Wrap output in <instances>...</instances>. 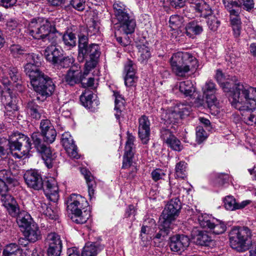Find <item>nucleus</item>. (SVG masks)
I'll return each instance as SVG.
<instances>
[{
	"label": "nucleus",
	"instance_id": "nucleus-1",
	"mask_svg": "<svg viewBox=\"0 0 256 256\" xmlns=\"http://www.w3.org/2000/svg\"><path fill=\"white\" fill-rule=\"evenodd\" d=\"M236 76H229L220 86L226 92H231L232 106L238 110H253L256 109V88L236 82Z\"/></svg>",
	"mask_w": 256,
	"mask_h": 256
},
{
	"label": "nucleus",
	"instance_id": "nucleus-2",
	"mask_svg": "<svg viewBox=\"0 0 256 256\" xmlns=\"http://www.w3.org/2000/svg\"><path fill=\"white\" fill-rule=\"evenodd\" d=\"M26 60L27 63L24 66V72L29 76L34 90L42 97L37 96V100L43 101L52 94L54 85L52 80L42 72L40 68L41 59L38 55L28 54L26 55Z\"/></svg>",
	"mask_w": 256,
	"mask_h": 256
},
{
	"label": "nucleus",
	"instance_id": "nucleus-3",
	"mask_svg": "<svg viewBox=\"0 0 256 256\" xmlns=\"http://www.w3.org/2000/svg\"><path fill=\"white\" fill-rule=\"evenodd\" d=\"M26 32L35 39L55 43L60 38L61 34L54 24L47 19L38 18L29 22Z\"/></svg>",
	"mask_w": 256,
	"mask_h": 256
},
{
	"label": "nucleus",
	"instance_id": "nucleus-4",
	"mask_svg": "<svg viewBox=\"0 0 256 256\" xmlns=\"http://www.w3.org/2000/svg\"><path fill=\"white\" fill-rule=\"evenodd\" d=\"M68 204V208L72 214V221L79 224L85 223L90 216L89 210H84L82 212V210L88 206L86 198L80 194H72L70 196Z\"/></svg>",
	"mask_w": 256,
	"mask_h": 256
},
{
	"label": "nucleus",
	"instance_id": "nucleus-5",
	"mask_svg": "<svg viewBox=\"0 0 256 256\" xmlns=\"http://www.w3.org/2000/svg\"><path fill=\"white\" fill-rule=\"evenodd\" d=\"M251 231L247 227L236 226L229 234L231 248L238 252H244L248 249L251 244Z\"/></svg>",
	"mask_w": 256,
	"mask_h": 256
},
{
	"label": "nucleus",
	"instance_id": "nucleus-6",
	"mask_svg": "<svg viewBox=\"0 0 256 256\" xmlns=\"http://www.w3.org/2000/svg\"><path fill=\"white\" fill-rule=\"evenodd\" d=\"M172 72L178 76H184L196 64V60L188 52H178L174 54L170 60Z\"/></svg>",
	"mask_w": 256,
	"mask_h": 256
},
{
	"label": "nucleus",
	"instance_id": "nucleus-7",
	"mask_svg": "<svg viewBox=\"0 0 256 256\" xmlns=\"http://www.w3.org/2000/svg\"><path fill=\"white\" fill-rule=\"evenodd\" d=\"M8 145L12 155L16 158L29 157L31 149L30 138L22 134L15 132L8 140Z\"/></svg>",
	"mask_w": 256,
	"mask_h": 256
},
{
	"label": "nucleus",
	"instance_id": "nucleus-8",
	"mask_svg": "<svg viewBox=\"0 0 256 256\" xmlns=\"http://www.w3.org/2000/svg\"><path fill=\"white\" fill-rule=\"evenodd\" d=\"M180 208V202L178 198L172 199L166 206L160 218L161 230L165 233L168 228H172V222L178 216Z\"/></svg>",
	"mask_w": 256,
	"mask_h": 256
},
{
	"label": "nucleus",
	"instance_id": "nucleus-9",
	"mask_svg": "<svg viewBox=\"0 0 256 256\" xmlns=\"http://www.w3.org/2000/svg\"><path fill=\"white\" fill-rule=\"evenodd\" d=\"M192 6L194 8L196 16L207 18V24L212 31L217 30L220 26V22L217 18L212 14V10L208 4L203 0H191Z\"/></svg>",
	"mask_w": 256,
	"mask_h": 256
},
{
	"label": "nucleus",
	"instance_id": "nucleus-10",
	"mask_svg": "<svg viewBox=\"0 0 256 256\" xmlns=\"http://www.w3.org/2000/svg\"><path fill=\"white\" fill-rule=\"evenodd\" d=\"M84 50L82 54L80 52H78V58L80 62H83L85 59L86 60L84 74H88L96 66L100 52L99 46L94 44L88 46L84 48Z\"/></svg>",
	"mask_w": 256,
	"mask_h": 256
},
{
	"label": "nucleus",
	"instance_id": "nucleus-11",
	"mask_svg": "<svg viewBox=\"0 0 256 256\" xmlns=\"http://www.w3.org/2000/svg\"><path fill=\"white\" fill-rule=\"evenodd\" d=\"M31 137L34 146L38 151L41 154L42 158L46 166L48 168H52L53 161L56 157V154L53 152L50 147L46 146L42 142L40 138L38 137V133H33Z\"/></svg>",
	"mask_w": 256,
	"mask_h": 256
},
{
	"label": "nucleus",
	"instance_id": "nucleus-12",
	"mask_svg": "<svg viewBox=\"0 0 256 256\" xmlns=\"http://www.w3.org/2000/svg\"><path fill=\"white\" fill-rule=\"evenodd\" d=\"M46 242L48 245V256H60L62 248V240L60 236L54 232L49 234L47 236Z\"/></svg>",
	"mask_w": 256,
	"mask_h": 256
},
{
	"label": "nucleus",
	"instance_id": "nucleus-13",
	"mask_svg": "<svg viewBox=\"0 0 256 256\" xmlns=\"http://www.w3.org/2000/svg\"><path fill=\"white\" fill-rule=\"evenodd\" d=\"M28 186L38 190L42 187L43 181L42 175L38 170H30L26 171L24 176Z\"/></svg>",
	"mask_w": 256,
	"mask_h": 256
},
{
	"label": "nucleus",
	"instance_id": "nucleus-14",
	"mask_svg": "<svg viewBox=\"0 0 256 256\" xmlns=\"http://www.w3.org/2000/svg\"><path fill=\"white\" fill-rule=\"evenodd\" d=\"M9 77L12 82H16L19 78L18 70L12 66H4L0 68V80L4 86H9L11 84Z\"/></svg>",
	"mask_w": 256,
	"mask_h": 256
},
{
	"label": "nucleus",
	"instance_id": "nucleus-15",
	"mask_svg": "<svg viewBox=\"0 0 256 256\" xmlns=\"http://www.w3.org/2000/svg\"><path fill=\"white\" fill-rule=\"evenodd\" d=\"M202 92L206 98V102L208 108L217 106L218 102L215 94L216 92V84L211 80H208L202 88Z\"/></svg>",
	"mask_w": 256,
	"mask_h": 256
},
{
	"label": "nucleus",
	"instance_id": "nucleus-16",
	"mask_svg": "<svg viewBox=\"0 0 256 256\" xmlns=\"http://www.w3.org/2000/svg\"><path fill=\"white\" fill-rule=\"evenodd\" d=\"M62 143L70 157L76 159L80 158V155L77 151V147L74 144L70 132H66L62 134Z\"/></svg>",
	"mask_w": 256,
	"mask_h": 256
},
{
	"label": "nucleus",
	"instance_id": "nucleus-17",
	"mask_svg": "<svg viewBox=\"0 0 256 256\" xmlns=\"http://www.w3.org/2000/svg\"><path fill=\"white\" fill-rule=\"evenodd\" d=\"M51 44L48 46L44 50V56L46 60L52 64H58L62 57L61 50L56 45L58 42L55 43L50 42Z\"/></svg>",
	"mask_w": 256,
	"mask_h": 256
},
{
	"label": "nucleus",
	"instance_id": "nucleus-18",
	"mask_svg": "<svg viewBox=\"0 0 256 256\" xmlns=\"http://www.w3.org/2000/svg\"><path fill=\"white\" fill-rule=\"evenodd\" d=\"M160 134L161 138L164 142L172 150L179 152L182 149V146L180 140L172 134L168 130L162 128Z\"/></svg>",
	"mask_w": 256,
	"mask_h": 256
},
{
	"label": "nucleus",
	"instance_id": "nucleus-19",
	"mask_svg": "<svg viewBox=\"0 0 256 256\" xmlns=\"http://www.w3.org/2000/svg\"><path fill=\"white\" fill-rule=\"evenodd\" d=\"M84 72L82 74L80 67L78 64L72 66L65 76L66 82L70 85L73 86L80 82L86 76Z\"/></svg>",
	"mask_w": 256,
	"mask_h": 256
},
{
	"label": "nucleus",
	"instance_id": "nucleus-20",
	"mask_svg": "<svg viewBox=\"0 0 256 256\" xmlns=\"http://www.w3.org/2000/svg\"><path fill=\"white\" fill-rule=\"evenodd\" d=\"M138 136L143 144L149 140L150 134V122L148 117L143 115L138 120Z\"/></svg>",
	"mask_w": 256,
	"mask_h": 256
},
{
	"label": "nucleus",
	"instance_id": "nucleus-21",
	"mask_svg": "<svg viewBox=\"0 0 256 256\" xmlns=\"http://www.w3.org/2000/svg\"><path fill=\"white\" fill-rule=\"evenodd\" d=\"M190 244L189 238L184 235H176L170 238V246L172 251L184 250Z\"/></svg>",
	"mask_w": 256,
	"mask_h": 256
},
{
	"label": "nucleus",
	"instance_id": "nucleus-22",
	"mask_svg": "<svg viewBox=\"0 0 256 256\" xmlns=\"http://www.w3.org/2000/svg\"><path fill=\"white\" fill-rule=\"evenodd\" d=\"M58 188L57 182L53 178L48 180L44 184V192L50 200L56 202L58 199Z\"/></svg>",
	"mask_w": 256,
	"mask_h": 256
},
{
	"label": "nucleus",
	"instance_id": "nucleus-23",
	"mask_svg": "<svg viewBox=\"0 0 256 256\" xmlns=\"http://www.w3.org/2000/svg\"><path fill=\"white\" fill-rule=\"evenodd\" d=\"M10 88H8L7 90L4 91L0 86V94H1L0 99L2 103L5 106L7 111L12 112L17 110V106L16 104V100L10 92Z\"/></svg>",
	"mask_w": 256,
	"mask_h": 256
},
{
	"label": "nucleus",
	"instance_id": "nucleus-24",
	"mask_svg": "<svg viewBox=\"0 0 256 256\" xmlns=\"http://www.w3.org/2000/svg\"><path fill=\"white\" fill-rule=\"evenodd\" d=\"M3 205L6 208L8 214L13 217L18 216L20 212L18 204L15 199L10 194H6L0 198Z\"/></svg>",
	"mask_w": 256,
	"mask_h": 256
},
{
	"label": "nucleus",
	"instance_id": "nucleus-25",
	"mask_svg": "<svg viewBox=\"0 0 256 256\" xmlns=\"http://www.w3.org/2000/svg\"><path fill=\"white\" fill-rule=\"evenodd\" d=\"M118 20L119 22L118 30L120 32L126 34H131L134 32L136 26V21L130 15Z\"/></svg>",
	"mask_w": 256,
	"mask_h": 256
},
{
	"label": "nucleus",
	"instance_id": "nucleus-26",
	"mask_svg": "<svg viewBox=\"0 0 256 256\" xmlns=\"http://www.w3.org/2000/svg\"><path fill=\"white\" fill-rule=\"evenodd\" d=\"M240 8L228 10L230 14V24L234 35L236 38L240 36L242 29V22L239 16Z\"/></svg>",
	"mask_w": 256,
	"mask_h": 256
},
{
	"label": "nucleus",
	"instance_id": "nucleus-27",
	"mask_svg": "<svg viewBox=\"0 0 256 256\" xmlns=\"http://www.w3.org/2000/svg\"><path fill=\"white\" fill-rule=\"evenodd\" d=\"M252 202L250 200H245L240 202H237L234 198L232 196H226L224 200V208L228 210H242Z\"/></svg>",
	"mask_w": 256,
	"mask_h": 256
},
{
	"label": "nucleus",
	"instance_id": "nucleus-28",
	"mask_svg": "<svg viewBox=\"0 0 256 256\" xmlns=\"http://www.w3.org/2000/svg\"><path fill=\"white\" fill-rule=\"evenodd\" d=\"M195 223L198 224L202 228L209 229L214 218L206 214L196 211L192 216Z\"/></svg>",
	"mask_w": 256,
	"mask_h": 256
},
{
	"label": "nucleus",
	"instance_id": "nucleus-29",
	"mask_svg": "<svg viewBox=\"0 0 256 256\" xmlns=\"http://www.w3.org/2000/svg\"><path fill=\"white\" fill-rule=\"evenodd\" d=\"M94 98L92 92L86 90L80 96V101L83 106L91 110H94L98 105V101Z\"/></svg>",
	"mask_w": 256,
	"mask_h": 256
},
{
	"label": "nucleus",
	"instance_id": "nucleus-30",
	"mask_svg": "<svg viewBox=\"0 0 256 256\" xmlns=\"http://www.w3.org/2000/svg\"><path fill=\"white\" fill-rule=\"evenodd\" d=\"M176 108H177L178 113L172 112V114L174 115L173 118L170 117V116H168V114L167 112L164 113L163 118L168 122H174L176 120L182 118L184 116H188L192 110L191 108L184 104L179 105Z\"/></svg>",
	"mask_w": 256,
	"mask_h": 256
},
{
	"label": "nucleus",
	"instance_id": "nucleus-31",
	"mask_svg": "<svg viewBox=\"0 0 256 256\" xmlns=\"http://www.w3.org/2000/svg\"><path fill=\"white\" fill-rule=\"evenodd\" d=\"M24 236L29 242H34L40 238V232L38 226L36 223L24 229Z\"/></svg>",
	"mask_w": 256,
	"mask_h": 256
},
{
	"label": "nucleus",
	"instance_id": "nucleus-32",
	"mask_svg": "<svg viewBox=\"0 0 256 256\" xmlns=\"http://www.w3.org/2000/svg\"><path fill=\"white\" fill-rule=\"evenodd\" d=\"M68 256H80L76 250L74 248L69 250ZM96 248L92 244L88 243L83 248L81 256H96Z\"/></svg>",
	"mask_w": 256,
	"mask_h": 256
},
{
	"label": "nucleus",
	"instance_id": "nucleus-33",
	"mask_svg": "<svg viewBox=\"0 0 256 256\" xmlns=\"http://www.w3.org/2000/svg\"><path fill=\"white\" fill-rule=\"evenodd\" d=\"M38 210L40 213L44 214L46 218L52 220H56L58 218V215L46 203L40 201L36 205Z\"/></svg>",
	"mask_w": 256,
	"mask_h": 256
},
{
	"label": "nucleus",
	"instance_id": "nucleus-34",
	"mask_svg": "<svg viewBox=\"0 0 256 256\" xmlns=\"http://www.w3.org/2000/svg\"><path fill=\"white\" fill-rule=\"evenodd\" d=\"M81 172L84 176L86 180L88 186V196L90 199L91 200L94 196V188L96 186L95 181L94 180V178L91 175L90 172L86 168L81 169Z\"/></svg>",
	"mask_w": 256,
	"mask_h": 256
},
{
	"label": "nucleus",
	"instance_id": "nucleus-35",
	"mask_svg": "<svg viewBox=\"0 0 256 256\" xmlns=\"http://www.w3.org/2000/svg\"><path fill=\"white\" fill-rule=\"evenodd\" d=\"M202 30V26L194 20L190 22L186 26V34L190 38H194L195 35L200 34Z\"/></svg>",
	"mask_w": 256,
	"mask_h": 256
},
{
	"label": "nucleus",
	"instance_id": "nucleus-36",
	"mask_svg": "<svg viewBox=\"0 0 256 256\" xmlns=\"http://www.w3.org/2000/svg\"><path fill=\"white\" fill-rule=\"evenodd\" d=\"M17 223L20 227L26 228L32 224H34L30 215L27 212H22L19 214L17 218Z\"/></svg>",
	"mask_w": 256,
	"mask_h": 256
},
{
	"label": "nucleus",
	"instance_id": "nucleus-37",
	"mask_svg": "<svg viewBox=\"0 0 256 256\" xmlns=\"http://www.w3.org/2000/svg\"><path fill=\"white\" fill-rule=\"evenodd\" d=\"M28 114L33 118L38 120L43 114V110L34 101L28 104Z\"/></svg>",
	"mask_w": 256,
	"mask_h": 256
},
{
	"label": "nucleus",
	"instance_id": "nucleus-38",
	"mask_svg": "<svg viewBox=\"0 0 256 256\" xmlns=\"http://www.w3.org/2000/svg\"><path fill=\"white\" fill-rule=\"evenodd\" d=\"M113 8L118 20L129 16L128 9L122 2L119 1L116 2L113 4Z\"/></svg>",
	"mask_w": 256,
	"mask_h": 256
},
{
	"label": "nucleus",
	"instance_id": "nucleus-39",
	"mask_svg": "<svg viewBox=\"0 0 256 256\" xmlns=\"http://www.w3.org/2000/svg\"><path fill=\"white\" fill-rule=\"evenodd\" d=\"M2 256H22V250L16 244H10L5 247Z\"/></svg>",
	"mask_w": 256,
	"mask_h": 256
},
{
	"label": "nucleus",
	"instance_id": "nucleus-40",
	"mask_svg": "<svg viewBox=\"0 0 256 256\" xmlns=\"http://www.w3.org/2000/svg\"><path fill=\"white\" fill-rule=\"evenodd\" d=\"M114 96L115 97V116L116 119L119 120L122 110L124 108V100L123 97L118 92H114Z\"/></svg>",
	"mask_w": 256,
	"mask_h": 256
},
{
	"label": "nucleus",
	"instance_id": "nucleus-41",
	"mask_svg": "<svg viewBox=\"0 0 256 256\" xmlns=\"http://www.w3.org/2000/svg\"><path fill=\"white\" fill-rule=\"evenodd\" d=\"M226 229V225L224 222L214 218L208 230L215 234H223Z\"/></svg>",
	"mask_w": 256,
	"mask_h": 256
},
{
	"label": "nucleus",
	"instance_id": "nucleus-42",
	"mask_svg": "<svg viewBox=\"0 0 256 256\" xmlns=\"http://www.w3.org/2000/svg\"><path fill=\"white\" fill-rule=\"evenodd\" d=\"M179 89L180 92L186 96H191L195 92V88L192 82L190 80L180 82L179 84Z\"/></svg>",
	"mask_w": 256,
	"mask_h": 256
},
{
	"label": "nucleus",
	"instance_id": "nucleus-43",
	"mask_svg": "<svg viewBox=\"0 0 256 256\" xmlns=\"http://www.w3.org/2000/svg\"><path fill=\"white\" fill-rule=\"evenodd\" d=\"M194 239L197 244L204 246H208L212 241L211 237L205 231H199Z\"/></svg>",
	"mask_w": 256,
	"mask_h": 256
},
{
	"label": "nucleus",
	"instance_id": "nucleus-44",
	"mask_svg": "<svg viewBox=\"0 0 256 256\" xmlns=\"http://www.w3.org/2000/svg\"><path fill=\"white\" fill-rule=\"evenodd\" d=\"M138 50L139 60L144 62L148 60L151 56L150 48L146 44H139L138 46Z\"/></svg>",
	"mask_w": 256,
	"mask_h": 256
},
{
	"label": "nucleus",
	"instance_id": "nucleus-45",
	"mask_svg": "<svg viewBox=\"0 0 256 256\" xmlns=\"http://www.w3.org/2000/svg\"><path fill=\"white\" fill-rule=\"evenodd\" d=\"M186 163L181 161L178 163L176 166V178H184L186 176Z\"/></svg>",
	"mask_w": 256,
	"mask_h": 256
},
{
	"label": "nucleus",
	"instance_id": "nucleus-46",
	"mask_svg": "<svg viewBox=\"0 0 256 256\" xmlns=\"http://www.w3.org/2000/svg\"><path fill=\"white\" fill-rule=\"evenodd\" d=\"M64 44L68 47H73L76 44V37L72 32H66L62 36Z\"/></svg>",
	"mask_w": 256,
	"mask_h": 256
},
{
	"label": "nucleus",
	"instance_id": "nucleus-47",
	"mask_svg": "<svg viewBox=\"0 0 256 256\" xmlns=\"http://www.w3.org/2000/svg\"><path fill=\"white\" fill-rule=\"evenodd\" d=\"M42 135L44 136V139L45 142L48 143L53 142L56 138V132L55 129L51 128L46 132H41Z\"/></svg>",
	"mask_w": 256,
	"mask_h": 256
},
{
	"label": "nucleus",
	"instance_id": "nucleus-48",
	"mask_svg": "<svg viewBox=\"0 0 256 256\" xmlns=\"http://www.w3.org/2000/svg\"><path fill=\"white\" fill-rule=\"evenodd\" d=\"M6 28L10 32L16 30V33L20 32V24L16 19L10 18L8 20L6 24Z\"/></svg>",
	"mask_w": 256,
	"mask_h": 256
},
{
	"label": "nucleus",
	"instance_id": "nucleus-49",
	"mask_svg": "<svg viewBox=\"0 0 256 256\" xmlns=\"http://www.w3.org/2000/svg\"><path fill=\"white\" fill-rule=\"evenodd\" d=\"M11 54L14 57H18L24 54L25 48L20 44H14L10 48Z\"/></svg>",
	"mask_w": 256,
	"mask_h": 256
},
{
	"label": "nucleus",
	"instance_id": "nucleus-50",
	"mask_svg": "<svg viewBox=\"0 0 256 256\" xmlns=\"http://www.w3.org/2000/svg\"><path fill=\"white\" fill-rule=\"evenodd\" d=\"M68 2L72 8L78 11H82L86 7V0H68Z\"/></svg>",
	"mask_w": 256,
	"mask_h": 256
},
{
	"label": "nucleus",
	"instance_id": "nucleus-51",
	"mask_svg": "<svg viewBox=\"0 0 256 256\" xmlns=\"http://www.w3.org/2000/svg\"><path fill=\"white\" fill-rule=\"evenodd\" d=\"M208 137V134L200 126L196 128V140L198 143L204 140Z\"/></svg>",
	"mask_w": 256,
	"mask_h": 256
},
{
	"label": "nucleus",
	"instance_id": "nucleus-52",
	"mask_svg": "<svg viewBox=\"0 0 256 256\" xmlns=\"http://www.w3.org/2000/svg\"><path fill=\"white\" fill-rule=\"evenodd\" d=\"M133 155V152H125L124 154V160L122 166V168H126L132 165Z\"/></svg>",
	"mask_w": 256,
	"mask_h": 256
},
{
	"label": "nucleus",
	"instance_id": "nucleus-53",
	"mask_svg": "<svg viewBox=\"0 0 256 256\" xmlns=\"http://www.w3.org/2000/svg\"><path fill=\"white\" fill-rule=\"evenodd\" d=\"M12 174L10 170H0V180L6 182V184H11L14 180L12 178Z\"/></svg>",
	"mask_w": 256,
	"mask_h": 256
},
{
	"label": "nucleus",
	"instance_id": "nucleus-54",
	"mask_svg": "<svg viewBox=\"0 0 256 256\" xmlns=\"http://www.w3.org/2000/svg\"><path fill=\"white\" fill-rule=\"evenodd\" d=\"M166 175L165 171L160 168H156L151 173L152 178L155 182L163 179Z\"/></svg>",
	"mask_w": 256,
	"mask_h": 256
},
{
	"label": "nucleus",
	"instance_id": "nucleus-55",
	"mask_svg": "<svg viewBox=\"0 0 256 256\" xmlns=\"http://www.w3.org/2000/svg\"><path fill=\"white\" fill-rule=\"evenodd\" d=\"M169 22L170 26L174 30L180 26L182 23V18L178 15H172L170 18Z\"/></svg>",
	"mask_w": 256,
	"mask_h": 256
},
{
	"label": "nucleus",
	"instance_id": "nucleus-56",
	"mask_svg": "<svg viewBox=\"0 0 256 256\" xmlns=\"http://www.w3.org/2000/svg\"><path fill=\"white\" fill-rule=\"evenodd\" d=\"M78 38V52H80L82 54L85 50L84 48L88 46V40L87 36L83 34H80Z\"/></svg>",
	"mask_w": 256,
	"mask_h": 256
},
{
	"label": "nucleus",
	"instance_id": "nucleus-57",
	"mask_svg": "<svg viewBox=\"0 0 256 256\" xmlns=\"http://www.w3.org/2000/svg\"><path fill=\"white\" fill-rule=\"evenodd\" d=\"M238 0H222L224 4L228 10L240 8Z\"/></svg>",
	"mask_w": 256,
	"mask_h": 256
},
{
	"label": "nucleus",
	"instance_id": "nucleus-58",
	"mask_svg": "<svg viewBox=\"0 0 256 256\" xmlns=\"http://www.w3.org/2000/svg\"><path fill=\"white\" fill-rule=\"evenodd\" d=\"M165 112H167V113L168 114V116H170V117L173 118L174 117V115L172 114V112L178 113V110H177V108H176L175 107L174 108V110L168 109V110H164L162 112V115H161L162 120V122H164L166 125L168 124H170L172 123H174H174L177 122V121L178 120H176V121H174V122H170V121L168 122V120H165L164 118H163V115H164V113H165Z\"/></svg>",
	"mask_w": 256,
	"mask_h": 256
},
{
	"label": "nucleus",
	"instance_id": "nucleus-59",
	"mask_svg": "<svg viewBox=\"0 0 256 256\" xmlns=\"http://www.w3.org/2000/svg\"><path fill=\"white\" fill-rule=\"evenodd\" d=\"M74 62V60L72 56H66L62 59L60 57V60L58 64H59L62 68H68Z\"/></svg>",
	"mask_w": 256,
	"mask_h": 256
},
{
	"label": "nucleus",
	"instance_id": "nucleus-60",
	"mask_svg": "<svg viewBox=\"0 0 256 256\" xmlns=\"http://www.w3.org/2000/svg\"><path fill=\"white\" fill-rule=\"evenodd\" d=\"M136 80L137 78L135 74L130 75V74H126L124 77V84L127 87L134 86L136 83Z\"/></svg>",
	"mask_w": 256,
	"mask_h": 256
},
{
	"label": "nucleus",
	"instance_id": "nucleus-61",
	"mask_svg": "<svg viewBox=\"0 0 256 256\" xmlns=\"http://www.w3.org/2000/svg\"><path fill=\"white\" fill-rule=\"evenodd\" d=\"M54 127L48 120H42L40 124V130L41 132H46L50 129L54 128Z\"/></svg>",
	"mask_w": 256,
	"mask_h": 256
},
{
	"label": "nucleus",
	"instance_id": "nucleus-62",
	"mask_svg": "<svg viewBox=\"0 0 256 256\" xmlns=\"http://www.w3.org/2000/svg\"><path fill=\"white\" fill-rule=\"evenodd\" d=\"M134 137L130 134L128 132V138H127V140L126 144L125 146V152L126 151H129V152H133L132 148H133V146H134Z\"/></svg>",
	"mask_w": 256,
	"mask_h": 256
},
{
	"label": "nucleus",
	"instance_id": "nucleus-63",
	"mask_svg": "<svg viewBox=\"0 0 256 256\" xmlns=\"http://www.w3.org/2000/svg\"><path fill=\"white\" fill-rule=\"evenodd\" d=\"M229 76H226L220 70H218L216 72L215 78L218 82L220 85H221L224 82V80L229 79Z\"/></svg>",
	"mask_w": 256,
	"mask_h": 256
},
{
	"label": "nucleus",
	"instance_id": "nucleus-64",
	"mask_svg": "<svg viewBox=\"0 0 256 256\" xmlns=\"http://www.w3.org/2000/svg\"><path fill=\"white\" fill-rule=\"evenodd\" d=\"M240 6H243V8L246 10H249L252 9L254 6V0H240Z\"/></svg>",
	"mask_w": 256,
	"mask_h": 256
}]
</instances>
